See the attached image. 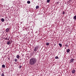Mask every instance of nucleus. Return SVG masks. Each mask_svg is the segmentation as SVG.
<instances>
[{"label":"nucleus","instance_id":"9b49d317","mask_svg":"<svg viewBox=\"0 0 76 76\" xmlns=\"http://www.w3.org/2000/svg\"><path fill=\"white\" fill-rule=\"evenodd\" d=\"M15 62H17L18 61V59L17 58H15L14 60Z\"/></svg>","mask_w":76,"mask_h":76},{"label":"nucleus","instance_id":"412c9836","mask_svg":"<svg viewBox=\"0 0 76 76\" xmlns=\"http://www.w3.org/2000/svg\"><path fill=\"white\" fill-rule=\"evenodd\" d=\"M64 13H65V12H64V11L63 12V15L64 14Z\"/></svg>","mask_w":76,"mask_h":76},{"label":"nucleus","instance_id":"0eeeda50","mask_svg":"<svg viewBox=\"0 0 76 76\" xmlns=\"http://www.w3.org/2000/svg\"><path fill=\"white\" fill-rule=\"evenodd\" d=\"M1 21H2V22H4V18H2L1 19Z\"/></svg>","mask_w":76,"mask_h":76},{"label":"nucleus","instance_id":"f8f14e48","mask_svg":"<svg viewBox=\"0 0 76 76\" xmlns=\"http://www.w3.org/2000/svg\"><path fill=\"white\" fill-rule=\"evenodd\" d=\"M27 3H28V4H30V3H31V1H27Z\"/></svg>","mask_w":76,"mask_h":76},{"label":"nucleus","instance_id":"aec40b11","mask_svg":"<svg viewBox=\"0 0 76 76\" xmlns=\"http://www.w3.org/2000/svg\"><path fill=\"white\" fill-rule=\"evenodd\" d=\"M65 46H66V47H68V45H65Z\"/></svg>","mask_w":76,"mask_h":76},{"label":"nucleus","instance_id":"f3484780","mask_svg":"<svg viewBox=\"0 0 76 76\" xmlns=\"http://www.w3.org/2000/svg\"><path fill=\"white\" fill-rule=\"evenodd\" d=\"M55 58H56V59H57V58L58 59V56H56L55 57Z\"/></svg>","mask_w":76,"mask_h":76},{"label":"nucleus","instance_id":"a211bd4d","mask_svg":"<svg viewBox=\"0 0 76 76\" xmlns=\"http://www.w3.org/2000/svg\"><path fill=\"white\" fill-rule=\"evenodd\" d=\"M50 0H47V3H49L50 1Z\"/></svg>","mask_w":76,"mask_h":76},{"label":"nucleus","instance_id":"dca6fc26","mask_svg":"<svg viewBox=\"0 0 76 76\" xmlns=\"http://www.w3.org/2000/svg\"><path fill=\"white\" fill-rule=\"evenodd\" d=\"M49 44H50L49 43H46V45H49Z\"/></svg>","mask_w":76,"mask_h":76},{"label":"nucleus","instance_id":"4be33fe9","mask_svg":"<svg viewBox=\"0 0 76 76\" xmlns=\"http://www.w3.org/2000/svg\"><path fill=\"white\" fill-rule=\"evenodd\" d=\"M21 67H22V66H20V67H19V68L20 69L21 68Z\"/></svg>","mask_w":76,"mask_h":76},{"label":"nucleus","instance_id":"f03ea898","mask_svg":"<svg viewBox=\"0 0 76 76\" xmlns=\"http://www.w3.org/2000/svg\"><path fill=\"white\" fill-rule=\"evenodd\" d=\"M38 47H39L38 46H37L35 47L34 50V51H37L38 50Z\"/></svg>","mask_w":76,"mask_h":76},{"label":"nucleus","instance_id":"6ab92c4d","mask_svg":"<svg viewBox=\"0 0 76 76\" xmlns=\"http://www.w3.org/2000/svg\"><path fill=\"white\" fill-rule=\"evenodd\" d=\"M7 37H7L6 38H5V39L6 40H7V39H8V38H7Z\"/></svg>","mask_w":76,"mask_h":76},{"label":"nucleus","instance_id":"9d476101","mask_svg":"<svg viewBox=\"0 0 76 76\" xmlns=\"http://www.w3.org/2000/svg\"><path fill=\"white\" fill-rule=\"evenodd\" d=\"M58 45H59V46H60V47H62V45L61 44L59 43L58 44Z\"/></svg>","mask_w":76,"mask_h":76},{"label":"nucleus","instance_id":"2eb2a0df","mask_svg":"<svg viewBox=\"0 0 76 76\" xmlns=\"http://www.w3.org/2000/svg\"><path fill=\"white\" fill-rule=\"evenodd\" d=\"M1 76H4V73H3L1 74Z\"/></svg>","mask_w":76,"mask_h":76},{"label":"nucleus","instance_id":"5701e85b","mask_svg":"<svg viewBox=\"0 0 76 76\" xmlns=\"http://www.w3.org/2000/svg\"><path fill=\"white\" fill-rule=\"evenodd\" d=\"M57 4H58V2H57Z\"/></svg>","mask_w":76,"mask_h":76},{"label":"nucleus","instance_id":"423d86ee","mask_svg":"<svg viewBox=\"0 0 76 76\" xmlns=\"http://www.w3.org/2000/svg\"><path fill=\"white\" fill-rule=\"evenodd\" d=\"M72 73L74 74L75 73V70L73 69L72 71Z\"/></svg>","mask_w":76,"mask_h":76},{"label":"nucleus","instance_id":"7ed1b4c3","mask_svg":"<svg viewBox=\"0 0 76 76\" xmlns=\"http://www.w3.org/2000/svg\"><path fill=\"white\" fill-rule=\"evenodd\" d=\"M16 58H17L18 60H19L20 58V56L19 55H17L16 56Z\"/></svg>","mask_w":76,"mask_h":76},{"label":"nucleus","instance_id":"ddd939ff","mask_svg":"<svg viewBox=\"0 0 76 76\" xmlns=\"http://www.w3.org/2000/svg\"><path fill=\"white\" fill-rule=\"evenodd\" d=\"M2 67H3V68H4V67H5V65L4 64H3L2 65Z\"/></svg>","mask_w":76,"mask_h":76},{"label":"nucleus","instance_id":"20e7f679","mask_svg":"<svg viewBox=\"0 0 76 76\" xmlns=\"http://www.w3.org/2000/svg\"><path fill=\"white\" fill-rule=\"evenodd\" d=\"M6 31L7 32H9V28H7L6 29Z\"/></svg>","mask_w":76,"mask_h":76},{"label":"nucleus","instance_id":"b1692460","mask_svg":"<svg viewBox=\"0 0 76 76\" xmlns=\"http://www.w3.org/2000/svg\"><path fill=\"white\" fill-rule=\"evenodd\" d=\"M7 40H8V41H9V39H7Z\"/></svg>","mask_w":76,"mask_h":76},{"label":"nucleus","instance_id":"6e6552de","mask_svg":"<svg viewBox=\"0 0 76 76\" xmlns=\"http://www.w3.org/2000/svg\"><path fill=\"white\" fill-rule=\"evenodd\" d=\"M70 49H68L66 51V52L67 53H69V52H70Z\"/></svg>","mask_w":76,"mask_h":76},{"label":"nucleus","instance_id":"4468645a","mask_svg":"<svg viewBox=\"0 0 76 76\" xmlns=\"http://www.w3.org/2000/svg\"><path fill=\"white\" fill-rule=\"evenodd\" d=\"M36 9H38V8H39V6H36Z\"/></svg>","mask_w":76,"mask_h":76},{"label":"nucleus","instance_id":"1a4fd4ad","mask_svg":"<svg viewBox=\"0 0 76 76\" xmlns=\"http://www.w3.org/2000/svg\"><path fill=\"white\" fill-rule=\"evenodd\" d=\"M10 41H8L7 42V44L8 45H10Z\"/></svg>","mask_w":76,"mask_h":76},{"label":"nucleus","instance_id":"f257e3e1","mask_svg":"<svg viewBox=\"0 0 76 76\" xmlns=\"http://www.w3.org/2000/svg\"><path fill=\"white\" fill-rule=\"evenodd\" d=\"M37 59L35 58H32L30 59L29 63L31 65H34L37 62Z\"/></svg>","mask_w":76,"mask_h":76},{"label":"nucleus","instance_id":"39448f33","mask_svg":"<svg viewBox=\"0 0 76 76\" xmlns=\"http://www.w3.org/2000/svg\"><path fill=\"white\" fill-rule=\"evenodd\" d=\"M73 61H74V59H72L69 62L70 63H71L72 62H73Z\"/></svg>","mask_w":76,"mask_h":76}]
</instances>
